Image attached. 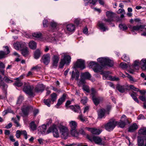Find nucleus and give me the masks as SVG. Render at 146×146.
I'll use <instances>...</instances> for the list:
<instances>
[{
    "label": "nucleus",
    "instance_id": "nucleus-39",
    "mask_svg": "<svg viewBox=\"0 0 146 146\" xmlns=\"http://www.w3.org/2000/svg\"><path fill=\"white\" fill-rule=\"evenodd\" d=\"M32 35L33 37L36 38H40L42 37L41 33L39 32H36L33 33Z\"/></svg>",
    "mask_w": 146,
    "mask_h": 146
},
{
    "label": "nucleus",
    "instance_id": "nucleus-62",
    "mask_svg": "<svg viewBox=\"0 0 146 146\" xmlns=\"http://www.w3.org/2000/svg\"><path fill=\"white\" fill-rule=\"evenodd\" d=\"M78 117L80 120L82 122H84L85 121V119L83 117V115L81 114L78 116Z\"/></svg>",
    "mask_w": 146,
    "mask_h": 146
},
{
    "label": "nucleus",
    "instance_id": "nucleus-52",
    "mask_svg": "<svg viewBox=\"0 0 146 146\" xmlns=\"http://www.w3.org/2000/svg\"><path fill=\"white\" fill-rule=\"evenodd\" d=\"M21 135H23L26 139H27V133L26 131L25 130L22 131H21Z\"/></svg>",
    "mask_w": 146,
    "mask_h": 146
},
{
    "label": "nucleus",
    "instance_id": "nucleus-45",
    "mask_svg": "<svg viewBox=\"0 0 146 146\" xmlns=\"http://www.w3.org/2000/svg\"><path fill=\"white\" fill-rule=\"evenodd\" d=\"M136 94L135 93H132L131 94V96L132 97L133 99L135 101V102H137V103L139 102L138 100L136 97Z\"/></svg>",
    "mask_w": 146,
    "mask_h": 146
},
{
    "label": "nucleus",
    "instance_id": "nucleus-41",
    "mask_svg": "<svg viewBox=\"0 0 146 146\" xmlns=\"http://www.w3.org/2000/svg\"><path fill=\"white\" fill-rule=\"evenodd\" d=\"M119 27L120 29L123 31L126 30L128 28L126 25L124 24H120L119 25Z\"/></svg>",
    "mask_w": 146,
    "mask_h": 146
},
{
    "label": "nucleus",
    "instance_id": "nucleus-17",
    "mask_svg": "<svg viewBox=\"0 0 146 146\" xmlns=\"http://www.w3.org/2000/svg\"><path fill=\"white\" fill-rule=\"evenodd\" d=\"M66 97V95L64 94L61 98L58 100V102L56 106L57 108H58V106L60 105L63 102L65 101Z\"/></svg>",
    "mask_w": 146,
    "mask_h": 146
},
{
    "label": "nucleus",
    "instance_id": "nucleus-8",
    "mask_svg": "<svg viewBox=\"0 0 146 146\" xmlns=\"http://www.w3.org/2000/svg\"><path fill=\"white\" fill-rule=\"evenodd\" d=\"M117 122L116 124H118L119 127L122 128H123L126 124L129 123L128 120L125 115H123L121 117L120 121Z\"/></svg>",
    "mask_w": 146,
    "mask_h": 146
},
{
    "label": "nucleus",
    "instance_id": "nucleus-1",
    "mask_svg": "<svg viewBox=\"0 0 146 146\" xmlns=\"http://www.w3.org/2000/svg\"><path fill=\"white\" fill-rule=\"evenodd\" d=\"M97 61L102 66H100L97 62L91 61L88 64L90 68H92L94 71L98 73L102 71L103 67L106 65L109 66H112L113 64V61L108 57H101L97 59Z\"/></svg>",
    "mask_w": 146,
    "mask_h": 146
},
{
    "label": "nucleus",
    "instance_id": "nucleus-13",
    "mask_svg": "<svg viewBox=\"0 0 146 146\" xmlns=\"http://www.w3.org/2000/svg\"><path fill=\"white\" fill-rule=\"evenodd\" d=\"M106 15L108 18L105 20V21L106 22H110L113 21L115 15L114 13L112 12L108 11L106 12Z\"/></svg>",
    "mask_w": 146,
    "mask_h": 146
},
{
    "label": "nucleus",
    "instance_id": "nucleus-40",
    "mask_svg": "<svg viewBox=\"0 0 146 146\" xmlns=\"http://www.w3.org/2000/svg\"><path fill=\"white\" fill-rule=\"evenodd\" d=\"M30 127L33 130H34L36 129V126L34 121H32L30 125Z\"/></svg>",
    "mask_w": 146,
    "mask_h": 146
},
{
    "label": "nucleus",
    "instance_id": "nucleus-19",
    "mask_svg": "<svg viewBox=\"0 0 146 146\" xmlns=\"http://www.w3.org/2000/svg\"><path fill=\"white\" fill-rule=\"evenodd\" d=\"M31 107L29 106H24L22 108V111L25 116H26L28 114L29 110Z\"/></svg>",
    "mask_w": 146,
    "mask_h": 146
},
{
    "label": "nucleus",
    "instance_id": "nucleus-14",
    "mask_svg": "<svg viewBox=\"0 0 146 146\" xmlns=\"http://www.w3.org/2000/svg\"><path fill=\"white\" fill-rule=\"evenodd\" d=\"M42 59L44 63L46 65H48L50 61V56L49 54H47L43 55Z\"/></svg>",
    "mask_w": 146,
    "mask_h": 146
},
{
    "label": "nucleus",
    "instance_id": "nucleus-50",
    "mask_svg": "<svg viewBox=\"0 0 146 146\" xmlns=\"http://www.w3.org/2000/svg\"><path fill=\"white\" fill-rule=\"evenodd\" d=\"M7 54L3 51H0V59L2 58L5 57V55Z\"/></svg>",
    "mask_w": 146,
    "mask_h": 146
},
{
    "label": "nucleus",
    "instance_id": "nucleus-48",
    "mask_svg": "<svg viewBox=\"0 0 146 146\" xmlns=\"http://www.w3.org/2000/svg\"><path fill=\"white\" fill-rule=\"evenodd\" d=\"M121 68L123 69L126 68L128 67V65L125 63H121L120 64Z\"/></svg>",
    "mask_w": 146,
    "mask_h": 146
},
{
    "label": "nucleus",
    "instance_id": "nucleus-22",
    "mask_svg": "<svg viewBox=\"0 0 146 146\" xmlns=\"http://www.w3.org/2000/svg\"><path fill=\"white\" fill-rule=\"evenodd\" d=\"M44 87L42 84H39L36 87L35 91L37 92H42L44 90Z\"/></svg>",
    "mask_w": 146,
    "mask_h": 146
},
{
    "label": "nucleus",
    "instance_id": "nucleus-11",
    "mask_svg": "<svg viewBox=\"0 0 146 146\" xmlns=\"http://www.w3.org/2000/svg\"><path fill=\"white\" fill-rule=\"evenodd\" d=\"M98 118L102 119L104 118L106 114H107L106 110L104 109H100L98 111Z\"/></svg>",
    "mask_w": 146,
    "mask_h": 146
},
{
    "label": "nucleus",
    "instance_id": "nucleus-49",
    "mask_svg": "<svg viewBox=\"0 0 146 146\" xmlns=\"http://www.w3.org/2000/svg\"><path fill=\"white\" fill-rule=\"evenodd\" d=\"M12 111L10 108H8L7 110H4L3 112L4 115H5L8 113H11Z\"/></svg>",
    "mask_w": 146,
    "mask_h": 146
},
{
    "label": "nucleus",
    "instance_id": "nucleus-54",
    "mask_svg": "<svg viewBox=\"0 0 146 146\" xmlns=\"http://www.w3.org/2000/svg\"><path fill=\"white\" fill-rule=\"evenodd\" d=\"M129 88L130 89L133 90H134L135 91H136L137 92L139 91V89L138 88H135L133 85H130L129 86Z\"/></svg>",
    "mask_w": 146,
    "mask_h": 146
},
{
    "label": "nucleus",
    "instance_id": "nucleus-33",
    "mask_svg": "<svg viewBox=\"0 0 146 146\" xmlns=\"http://www.w3.org/2000/svg\"><path fill=\"white\" fill-rule=\"evenodd\" d=\"M140 63L142 70H146V59H142Z\"/></svg>",
    "mask_w": 146,
    "mask_h": 146
},
{
    "label": "nucleus",
    "instance_id": "nucleus-12",
    "mask_svg": "<svg viewBox=\"0 0 146 146\" xmlns=\"http://www.w3.org/2000/svg\"><path fill=\"white\" fill-rule=\"evenodd\" d=\"M15 49L17 50H21L25 47V44L23 42H17L14 44Z\"/></svg>",
    "mask_w": 146,
    "mask_h": 146
},
{
    "label": "nucleus",
    "instance_id": "nucleus-25",
    "mask_svg": "<svg viewBox=\"0 0 146 146\" xmlns=\"http://www.w3.org/2000/svg\"><path fill=\"white\" fill-rule=\"evenodd\" d=\"M79 76V72L78 70H76V73H75L73 71L72 72V78L73 79L75 78L76 80H78Z\"/></svg>",
    "mask_w": 146,
    "mask_h": 146
},
{
    "label": "nucleus",
    "instance_id": "nucleus-4",
    "mask_svg": "<svg viewBox=\"0 0 146 146\" xmlns=\"http://www.w3.org/2000/svg\"><path fill=\"white\" fill-rule=\"evenodd\" d=\"M71 57L69 55H64L63 59L61 60L59 67L60 68H62L65 64L68 65L70 62Z\"/></svg>",
    "mask_w": 146,
    "mask_h": 146
},
{
    "label": "nucleus",
    "instance_id": "nucleus-44",
    "mask_svg": "<svg viewBox=\"0 0 146 146\" xmlns=\"http://www.w3.org/2000/svg\"><path fill=\"white\" fill-rule=\"evenodd\" d=\"M90 92L92 95V97L93 96H96L97 95V92L94 88H92L90 90Z\"/></svg>",
    "mask_w": 146,
    "mask_h": 146
},
{
    "label": "nucleus",
    "instance_id": "nucleus-29",
    "mask_svg": "<svg viewBox=\"0 0 146 146\" xmlns=\"http://www.w3.org/2000/svg\"><path fill=\"white\" fill-rule=\"evenodd\" d=\"M138 133L139 135L146 136V127L141 128L139 130Z\"/></svg>",
    "mask_w": 146,
    "mask_h": 146
},
{
    "label": "nucleus",
    "instance_id": "nucleus-46",
    "mask_svg": "<svg viewBox=\"0 0 146 146\" xmlns=\"http://www.w3.org/2000/svg\"><path fill=\"white\" fill-rule=\"evenodd\" d=\"M127 75V77L129 79L130 81L132 82H135L136 81L135 80L134 78L130 75H129L128 73H125Z\"/></svg>",
    "mask_w": 146,
    "mask_h": 146
},
{
    "label": "nucleus",
    "instance_id": "nucleus-36",
    "mask_svg": "<svg viewBox=\"0 0 146 146\" xmlns=\"http://www.w3.org/2000/svg\"><path fill=\"white\" fill-rule=\"evenodd\" d=\"M70 133L73 136L76 137H78V133L76 130V129H71Z\"/></svg>",
    "mask_w": 146,
    "mask_h": 146
},
{
    "label": "nucleus",
    "instance_id": "nucleus-53",
    "mask_svg": "<svg viewBox=\"0 0 146 146\" xmlns=\"http://www.w3.org/2000/svg\"><path fill=\"white\" fill-rule=\"evenodd\" d=\"M50 25L53 28H55L57 26V24L56 23L52 21Z\"/></svg>",
    "mask_w": 146,
    "mask_h": 146
},
{
    "label": "nucleus",
    "instance_id": "nucleus-37",
    "mask_svg": "<svg viewBox=\"0 0 146 146\" xmlns=\"http://www.w3.org/2000/svg\"><path fill=\"white\" fill-rule=\"evenodd\" d=\"M17 80L14 84V85L17 87H20L23 84V83L20 81L18 80L19 78H17L16 79Z\"/></svg>",
    "mask_w": 146,
    "mask_h": 146
},
{
    "label": "nucleus",
    "instance_id": "nucleus-30",
    "mask_svg": "<svg viewBox=\"0 0 146 146\" xmlns=\"http://www.w3.org/2000/svg\"><path fill=\"white\" fill-rule=\"evenodd\" d=\"M41 52L38 49L36 50L34 53V57L36 59L40 57Z\"/></svg>",
    "mask_w": 146,
    "mask_h": 146
},
{
    "label": "nucleus",
    "instance_id": "nucleus-18",
    "mask_svg": "<svg viewBox=\"0 0 146 146\" xmlns=\"http://www.w3.org/2000/svg\"><path fill=\"white\" fill-rule=\"evenodd\" d=\"M98 25L100 30H102L103 31H108V29L107 27L105 26L104 23L101 21H99L98 24Z\"/></svg>",
    "mask_w": 146,
    "mask_h": 146
},
{
    "label": "nucleus",
    "instance_id": "nucleus-26",
    "mask_svg": "<svg viewBox=\"0 0 146 146\" xmlns=\"http://www.w3.org/2000/svg\"><path fill=\"white\" fill-rule=\"evenodd\" d=\"M93 139L96 143L100 145L102 144V139L100 137L97 136H94Z\"/></svg>",
    "mask_w": 146,
    "mask_h": 146
},
{
    "label": "nucleus",
    "instance_id": "nucleus-58",
    "mask_svg": "<svg viewBox=\"0 0 146 146\" xmlns=\"http://www.w3.org/2000/svg\"><path fill=\"white\" fill-rule=\"evenodd\" d=\"M87 101V98L86 97H84L81 100V102L83 104H85L86 103Z\"/></svg>",
    "mask_w": 146,
    "mask_h": 146
},
{
    "label": "nucleus",
    "instance_id": "nucleus-3",
    "mask_svg": "<svg viewBox=\"0 0 146 146\" xmlns=\"http://www.w3.org/2000/svg\"><path fill=\"white\" fill-rule=\"evenodd\" d=\"M23 91L26 94L29 96H33V88L28 84L25 83L23 88Z\"/></svg>",
    "mask_w": 146,
    "mask_h": 146
},
{
    "label": "nucleus",
    "instance_id": "nucleus-21",
    "mask_svg": "<svg viewBox=\"0 0 146 146\" xmlns=\"http://www.w3.org/2000/svg\"><path fill=\"white\" fill-rule=\"evenodd\" d=\"M138 127V126L136 123H133L129 127L128 131L130 132H134L137 129Z\"/></svg>",
    "mask_w": 146,
    "mask_h": 146
},
{
    "label": "nucleus",
    "instance_id": "nucleus-55",
    "mask_svg": "<svg viewBox=\"0 0 146 146\" xmlns=\"http://www.w3.org/2000/svg\"><path fill=\"white\" fill-rule=\"evenodd\" d=\"M21 134V132L19 130H17L16 132V137L18 138H19Z\"/></svg>",
    "mask_w": 146,
    "mask_h": 146
},
{
    "label": "nucleus",
    "instance_id": "nucleus-2",
    "mask_svg": "<svg viewBox=\"0 0 146 146\" xmlns=\"http://www.w3.org/2000/svg\"><path fill=\"white\" fill-rule=\"evenodd\" d=\"M52 132L53 136L58 138L59 136V133L56 125H53L48 129L45 134H47Z\"/></svg>",
    "mask_w": 146,
    "mask_h": 146
},
{
    "label": "nucleus",
    "instance_id": "nucleus-47",
    "mask_svg": "<svg viewBox=\"0 0 146 146\" xmlns=\"http://www.w3.org/2000/svg\"><path fill=\"white\" fill-rule=\"evenodd\" d=\"M23 100V97L22 96H20L18 98L17 104H20Z\"/></svg>",
    "mask_w": 146,
    "mask_h": 146
},
{
    "label": "nucleus",
    "instance_id": "nucleus-20",
    "mask_svg": "<svg viewBox=\"0 0 146 146\" xmlns=\"http://www.w3.org/2000/svg\"><path fill=\"white\" fill-rule=\"evenodd\" d=\"M116 88L119 92L121 93L124 92L127 89L126 86L119 84L117 86Z\"/></svg>",
    "mask_w": 146,
    "mask_h": 146
},
{
    "label": "nucleus",
    "instance_id": "nucleus-5",
    "mask_svg": "<svg viewBox=\"0 0 146 146\" xmlns=\"http://www.w3.org/2000/svg\"><path fill=\"white\" fill-rule=\"evenodd\" d=\"M58 127L62 136L63 137L64 139H66L68 136V131L67 127L61 125H59L58 126Z\"/></svg>",
    "mask_w": 146,
    "mask_h": 146
},
{
    "label": "nucleus",
    "instance_id": "nucleus-60",
    "mask_svg": "<svg viewBox=\"0 0 146 146\" xmlns=\"http://www.w3.org/2000/svg\"><path fill=\"white\" fill-rule=\"evenodd\" d=\"M139 98L140 100L143 102L146 101V97L144 96H140Z\"/></svg>",
    "mask_w": 146,
    "mask_h": 146
},
{
    "label": "nucleus",
    "instance_id": "nucleus-51",
    "mask_svg": "<svg viewBox=\"0 0 146 146\" xmlns=\"http://www.w3.org/2000/svg\"><path fill=\"white\" fill-rule=\"evenodd\" d=\"M5 81L8 83H11L13 82V81L10 79L8 77L5 76L4 78Z\"/></svg>",
    "mask_w": 146,
    "mask_h": 146
},
{
    "label": "nucleus",
    "instance_id": "nucleus-16",
    "mask_svg": "<svg viewBox=\"0 0 146 146\" xmlns=\"http://www.w3.org/2000/svg\"><path fill=\"white\" fill-rule=\"evenodd\" d=\"M92 99L93 101L96 105H97L100 102L103 101V98L101 97H96V96H93Z\"/></svg>",
    "mask_w": 146,
    "mask_h": 146
},
{
    "label": "nucleus",
    "instance_id": "nucleus-32",
    "mask_svg": "<svg viewBox=\"0 0 146 146\" xmlns=\"http://www.w3.org/2000/svg\"><path fill=\"white\" fill-rule=\"evenodd\" d=\"M70 108L75 112H79L80 111V106L78 105H76L75 106H71Z\"/></svg>",
    "mask_w": 146,
    "mask_h": 146
},
{
    "label": "nucleus",
    "instance_id": "nucleus-59",
    "mask_svg": "<svg viewBox=\"0 0 146 146\" xmlns=\"http://www.w3.org/2000/svg\"><path fill=\"white\" fill-rule=\"evenodd\" d=\"M43 24L44 27H47L48 24V20H44L43 21Z\"/></svg>",
    "mask_w": 146,
    "mask_h": 146
},
{
    "label": "nucleus",
    "instance_id": "nucleus-43",
    "mask_svg": "<svg viewBox=\"0 0 146 146\" xmlns=\"http://www.w3.org/2000/svg\"><path fill=\"white\" fill-rule=\"evenodd\" d=\"M51 101L50 99H44V102L45 104L48 107H50Z\"/></svg>",
    "mask_w": 146,
    "mask_h": 146
},
{
    "label": "nucleus",
    "instance_id": "nucleus-9",
    "mask_svg": "<svg viewBox=\"0 0 146 146\" xmlns=\"http://www.w3.org/2000/svg\"><path fill=\"white\" fill-rule=\"evenodd\" d=\"M74 66L79 68L81 69H84L85 66L84 60L81 59L78 60L76 62L74 65Z\"/></svg>",
    "mask_w": 146,
    "mask_h": 146
},
{
    "label": "nucleus",
    "instance_id": "nucleus-61",
    "mask_svg": "<svg viewBox=\"0 0 146 146\" xmlns=\"http://www.w3.org/2000/svg\"><path fill=\"white\" fill-rule=\"evenodd\" d=\"M78 133V135L79 134H81L83 135L85 134V132L84 130L82 129H80L79 130V131Z\"/></svg>",
    "mask_w": 146,
    "mask_h": 146
},
{
    "label": "nucleus",
    "instance_id": "nucleus-63",
    "mask_svg": "<svg viewBox=\"0 0 146 146\" xmlns=\"http://www.w3.org/2000/svg\"><path fill=\"white\" fill-rule=\"evenodd\" d=\"M74 23L78 25L80 23V19H76L74 21Z\"/></svg>",
    "mask_w": 146,
    "mask_h": 146
},
{
    "label": "nucleus",
    "instance_id": "nucleus-31",
    "mask_svg": "<svg viewBox=\"0 0 146 146\" xmlns=\"http://www.w3.org/2000/svg\"><path fill=\"white\" fill-rule=\"evenodd\" d=\"M29 47L32 49H35L36 47V43L33 41H31L29 43Z\"/></svg>",
    "mask_w": 146,
    "mask_h": 146
},
{
    "label": "nucleus",
    "instance_id": "nucleus-7",
    "mask_svg": "<svg viewBox=\"0 0 146 146\" xmlns=\"http://www.w3.org/2000/svg\"><path fill=\"white\" fill-rule=\"evenodd\" d=\"M117 121H112L108 123L105 125V129L108 131L112 130L115 127Z\"/></svg>",
    "mask_w": 146,
    "mask_h": 146
},
{
    "label": "nucleus",
    "instance_id": "nucleus-23",
    "mask_svg": "<svg viewBox=\"0 0 146 146\" xmlns=\"http://www.w3.org/2000/svg\"><path fill=\"white\" fill-rule=\"evenodd\" d=\"M59 59V55H54L52 58L53 62V65L54 66H57V64Z\"/></svg>",
    "mask_w": 146,
    "mask_h": 146
},
{
    "label": "nucleus",
    "instance_id": "nucleus-56",
    "mask_svg": "<svg viewBox=\"0 0 146 146\" xmlns=\"http://www.w3.org/2000/svg\"><path fill=\"white\" fill-rule=\"evenodd\" d=\"M83 89L84 90L86 91L87 92H90V90H89V88L88 86H84Z\"/></svg>",
    "mask_w": 146,
    "mask_h": 146
},
{
    "label": "nucleus",
    "instance_id": "nucleus-35",
    "mask_svg": "<svg viewBox=\"0 0 146 146\" xmlns=\"http://www.w3.org/2000/svg\"><path fill=\"white\" fill-rule=\"evenodd\" d=\"M139 63L137 60L135 61L134 64L132 66L133 68L135 70H137L139 69Z\"/></svg>",
    "mask_w": 146,
    "mask_h": 146
},
{
    "label": "nucleus",
    "instance_id": "nucleus-27",
    "mask_svg": "<svg viewBox=\"0 0 146 146\" xmlns=\"http://www.w3.org/2000/svg\"><path fill=\"white\" fill-rule=\"evenodd\" d=\"M137 143L139 146H143L144 145V141L142 137L138 136Z\"/></svg>",
    "mask_w": 146,
    "mask_h": 146
},
{
    "label": "nucleus",
    "instance_id": "nucleus-34",
    "mask_svg": "<svg viewBox=\"0 0 146 146\" xmlns=\"http://www.w3.org/2000/svg\"><path fill=\"white\" fill-rule=\"evenodd\" d=\"M21 50L22 51L21 53L25 57L28 55L29 51L27 47H25Z\"/></svg>",
    "mask_w": 146,
    "mask_h": 146
},
{
    "label": "nucleus",
    "instance_id": "nucleus-24",
    "mask_svg": "<svg viewBox=\"0 0 146 146\" xmlns=\"http://www.w3.org/2000/svg\"><path fill=\"white\" fill-rule=\"evenodd\" d=\"M69 125L71 129H76L77 124V123L74 121H72L69 122Z\"/></svg>",
    "mask_w": 146,
    "mask_h": 146
},
{
    "label": "nucleus",
    "instance_id": "nucleus-15",
    "mask_svg": "<svg viewBox=\"0 0 146 146\" xmlns=\"http://www.w3.org/2000/svg\"><path fill=\"white\" fill-rule=\"evenodd\" d=\"M88 130L92 134L97 135H99L102 131L101 130L96 128H89Z\"/></svg>",
    "mask_w": 146,
    "mask_h": 146
},
{
    "label": "nucleus",
    "instance_id": "nucleus-42",
    "mask_svg": "<svg viewBox=\"0 0 146 146\" xmlns=\"http://www.w3.org/2000/svg\"><path fill=\"white\" fill-rule=\"evenodd\" d=\"M121 58L124 61L127 62L128 63H129V58L127 55L124 54Z\"/></svg>",
    "mask_w": 146,
    "mask_h": 146
},
{
    "label": "nucleus",
    "instance_id": "nucleus-28",
    "mask_svg": "<svg viewBox=\"0 0 146 146\" xmlns=\"http://www.w3.org/2000/svg\"><path fill=\"white\" fill-rule=\"evenodd\" d=\"M66 29L69 31L72 32L75 29V26L72 24H68L66 26Z\"/></svg>",
    "mask_w": 146,
    "mask_h": 146
},
{
    "label": "nucleus",
    "instance_id": "nucleus-6",
    "mask_svg": "<svg viewBox=\"0 0 146 146\" xmlns=\"http://www.w3.org/2000/svg\"><path fill=\"white\" fill-rule=\"evenodd\" d=\"M91 77L90 74L88 72H85L81 73V75L80 83L78 84L80 85V84H83L85 83V80L89 79Z\"/></svg>",
    "mask_w": 146,
    "mask_h": 146
},
{
    "label": "nucleus",
    "instance_id": "nucleus-57",
    "mask_svg": "<svg viewBox=\"0 0 146 146\" xmlns=\"http://www.w3.org/2000/svg\"><path fill=\"white\" fill-rule=\"evenodd\" d=\"M117 13L118 14L123 13L125 14V12L124 10L123 9H120L117 11Z\"/></svg>",
    "mask_w": 146,
    "mask_h": 146
},
{
    "label": "nucleus",
    "instance_id": "nucleus-10",
    "mask_svg": "<svg viewBox=\"0 0 146 146\" xmlns=\"http://www.w3.org/2000/svg\"><path fill=\"white\" fill-rule=\"evenodd\" d=\"M129 28L130 29L131 31L134 32V31H138L140 30L141 31H142V30L145 28V26L143 25H136L132 26L131 25L128 26Z\"/></svg>",
    "mask_w": 146,
    "mask_h": 146
},
{
    "label": "nucleus",
    "instance_id": "nucleus-38",
    "mask_svg": "<svg viewBox=\"0 0 146 146\" xmlns=\"http://www.w3.org/2000/svg\"><path fill=\"white\" fill-rule=\"evenodd\" d=\"M51 101L53 102L57 99V95L55 93H53L51 95Z\"/></svg>",
    "mask_w": 146,
    "mask_h": 146
},
{
    "label": "nucleus",
    "instance_id": "nucleus-64",
    "mask_svg": "<svg viewBox=\"0 0 146 146\" xmlns=\"http://www.w3.org/2000/svg\"><path fill=\"white\" fill-rule=\"evenodd\" d=\"M83 32L84 34H87L88 32V29L86 27H85L83 30Z\"/></svg>",
    "mask_w": 146,
    "mask_h": 146
}]
</instances>
